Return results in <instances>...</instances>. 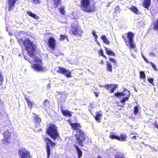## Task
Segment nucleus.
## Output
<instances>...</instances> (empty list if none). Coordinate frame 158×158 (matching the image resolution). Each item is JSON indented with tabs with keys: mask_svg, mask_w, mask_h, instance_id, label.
Masks as SVG:
<instances>
[{
	"mask_svg": "<svg viewBox=\"0 0 158 158\" xmlns=\"http://www.w3.org/2000/svg\"><path fill=\"white\" fill-rule=\"evenodd\" d=\"M18 42L20 45H23L25 47L29 56L33 58H35V51L36 47L33 44V42L29 40V38H27L24 40L20 39L18 40Z\"/></svg>",
	"mask_w": 158,
	"mask_h": 158,
	"instance_id": "obj_1",
	"label": "nucleus"
},
{
	"mask_svg": "<svg viewBox=\"0 0 158 158\" xmlns=\"http://www.w3.org/2000/svg\"><path fill=\"white\" fill-rule=\"evenodd\" d=\"M90 0H81L80 7L83 11L86 12L93 13L97 10L96 2L94 1L90 5Z\"/></svg>",
	"mask_w": 158,
	"mask_h": 158,
	"instance_id": "obj_2",
	"label": "nucleus"
},
{
	"mask_svg": "<svg viewBox=\"0 0 158 158\" xmlns=\"http://www.w3.org/2000/svg\"><path fill=\"white\" fill-rule=\"evenodd\" d=\"M46 133L54 140L60 138L57 127L53 123L49 124L46 128Z\"/></svg>",
	"mask_w": 158,
	"mask_h": 158,
	"instance_id": "obj_3",
	"label": "nucleus"
},
{
	"mask_svg": "<svg viewBox=\"0 0 158 158\" xmlns=\"http://www.w3.org/2000/svg\"><path fill=\"white\" fill-rule=\"evenodd\" d=\"M134 36L133 33L131 31L128 32L122 35V38L125 43H128L130 48L131 49L135 48V44L134 40Z\"/></svg>",
	"mask_w": 158,
	"mask_h": 158,
	"instance_id": "obj_4",
	"label": "nucleus"
},
{
	"mask_svg": "<svg viewBox=\"0 0 158 158\" xmlns=\"http://www.w3.org/2000/svg\"><path fill=\"white\" fill-rule=\"evenodd\" d=\"M77 133L75 135V137L77 143L81 147H83L84 142L85 140L86 136L84 132L81 129L77 131Z\"/></svg>",
	"mask_w": 158,
	"mask_h": 158,
	"instance_id": "obj_5",
	"label": "nucleus"
},
{
	"mask_svg": "<svg viewBox=\"0 0 158 158\" xmlns=\"http://www.w3.org/2000/svg\"><path fill=\"white\" fill-rule=\"evenodd\" d=\"M43 139L46 144V149L47 153V158H49L51 154V148L50 145L51 147H53L56 145V143L52 141L48 137H44Z\"/></svg>",
	"mask_w": 158,
	"mask_h": 158,
	"instance_id": "obj_6",
	"label": "nucleus"
},
{
	"mask_svg": "<svg viewBox=\"0 0 158 158\" xmlns=\"http://www.w3.org/2000/svg\"><path fill=\"white\" fill-rule=\"evenodd\" d=\"M19 155L21 158H31L30 153L25 148H21L18 150Z\"/></svg>",
	"mask_w": 158,
	"mask_h": 158,
	"instance_id": "obj_7",
	"label": "nucleus"
},
{
	"mask_svg": "<svg viewBox=\"0 0 158 158\" xmlns=\"http://www.w3.org/2000/svg\"><path fill=\"white\" fill-rule=\"evenodd\" d=\"M82 31H80L77 25H72L70 26V34H72L73 36H81Z\"/></svg>",
	"mask_w": 158,
	"mask_h": 158,
	"instance_id": "obj_8",
	"label": "nucleus"
},
{
	"mask_svg": "<svg viewBox=\"0 0 158 158\" xmlns=\"http://www.w3.org/2000/svg\"><path fill=\"white\" fill-rule=\"evenodd\" d=\"M109 138L112 139H116L120 141H127L126 139L127 138L126 134H121L120 136L114 135V134L111 132L109 136Z\"/></svg>",
	"mask_w": 158,
	"mask_h": 158,
	"instance_id": "obj_9",
	"label": "nucleus"
},
{
	"mask_svg": "<svg viewBox=\"0 0 158 158\" xmlns=\"http://www.w3.org/2000/svg\"><path fill=\"white\" fill-rule=\"evenodd\" d=\"M57 72L64 75L67 77H71V72L65 69L60 67H58V69L57 71Z\"/></svg>",
	"mask_w": 158,
	"mask_h": 158,
	"instance_id": "obj_10",
	"label": "nucleus"
},
{
	"mask_svg": "<svg viewBox=\"0 0 158 158\" xmlns=\"http://www.w3.org/2000/svg\"><path fill=\"white\" fill-rule=\"evenodd\" d=\"M48 46L51 49L54 50L56 45V41L55 39L52 37H49L48 40Z\"/></svg>",
	"mask_w": 158,
	"mask_h": 158,
	"instance_id": "obj_11",
	"label": "nucleus"
},
{
	"mask_svg": "<svg viewBox=\"0 0 158 158\" xmlns=\"http://www.w3.org/2000/svg\"><path fill=\"white\" fill-rule=\"evenodd\" d=\"M118 85L113 84H107L104 86V87L107 90H109L110 93H114L117 88Z\"/></svg>",
	"mask_w": 158,
	"mask_h": 158,
	"instance_id": "obj_12",
	"label": "nucleus"
},
{
	"mask_svg": "<svg viewBox=\"0 0 158 158\" xmlns=\"http://www.w3.org/2000/svg\"><path fill=\"white\" fill-rule=\"evenodd\" d=\"M60 110L62 115L64 117H70L72 116L73 112L69 111L68 110H64L63 106H60Z\"/></svg>",
	"mask_w": 158,
	"mask_h": 158,
	"instance_id": "obj_13",
	"label": "nucleus"
},
{
	"mask_svg": "<svg viewBox=\"0 0 158 158\" xmlns=\"http://www.w3.org/2000/svg\"><path fill=\"white\" fill-rule=\"evenodd\" d=\"M102 112L101 110L97 111L95 113V115L94 116L95 120L98 123L101 122L102 117Z\"/></svg>",
	"mask_w": 158,
	"mask_h": 158,
	"instance_id": "obj_14",
	"label": "nucleus"
},
{
	"mask_svg": "<svg viewBox=\"0 0 158 158\" xmlns=\"http://www.w3.org/2000/svg\"><path fill=\"white\" fill-rule=\"evenodd\" d=\"M32 68L37 71H43L44 70V69L42 67V65L40 64H34L32 65Z\"/></svg>",
	"mask_w": 158,
	"mask_h": 158,
	"instance_id": "obj_15",
	"label": "nucleus"
},
{
	"mask_svg": "<svg viewBox=\"0 0 158 158\" xmlns=\"http://www.w3.org/2000/svg\"><path fill=\"white\" fill-rule=\"evenodd\" d=\"M69 124L71 126L72 129L75 131H78L79 130L81 129L82 126L79 123H70Z\"/></svg>",
	"mask_w": 158,
	"mask_h": 158,
	"instance_id": "obj_16",
	"label": "nucleus"
},
{
	"mask_svg": "<svg viewBox=\"0 0 158 158\" xmlns=\"http://www.w3.org/2000/svg\"><path fill=\"white\" fill-rule=\"evenodd\" d=\"M33 114L34 115V121L35 123L37 125H39L41 122V119L39 117L38 115L34 113H33Z\"/></svg>",
	"mask_w": 158,
	"mask_h": 158,
	"instance_id": "obj_17",
	"label": "nucleus"
},
{
	"mask_svg": "<svg viewBox=\"0 0 158 158\" xmlns=\"http://www.w3.org/2000/svg\"><path fill=\"white\" fill-rule=\"evenodd\" d=\"M74 146L77 152L78 158H81L83 154V153L81 149L79 147L75 144H74Z\"/></svg>",
	"mask_w": 158,
	"mask_h": 158,
	"instance_id": "obj_18",
	"label": "nucleus"
},
{
	"mask_svg": "<svg viewBox=\"0 0 158 158\" xmlns=\"http://www.w3.org/2000/svg\"><path fill=\"white\" fill-rule=\"evenodd\" d=\"M151 3V0H143L142 4L144 8L147 9V10H148Z\"/></svg>",
	"mask_w": 158,
	"mask_h": 158,
	"instance_id": "obj_19",
	"label": "nucleus"
},
{
	"mask_svg": "<svg viewBox=\"0 0 158 158\" xmlns=\"http://www.w3.org/2000/svg\"><path fill=\"white\" fill-rule=\"evenodd\" d=\"M106 69L108 72L110 73L112 72V65L110 62L106 61Z\"/></svg>",
	"mask_w": 158,
	"mask_h": 158,
	"instance_id": "obj_20",
	"label": "nucleus"
},
{
	"mask_svg": "<svg viewBox=\"0 0 158 158\" xmlns=\"http://www.w3.org/2000/svg\"><path fill=\"white\" fill-rule=\"evenodd\" d=\"M106 53L107 55L109 56H115V53L112 51L111 50L109 49L106 47H104Z\"/></svg>",
	"mask_w": 158,
	"mask_h": 158,
	"instance_id": "obj_21",
	"label": "nucleus"
},
{
	"mask_svg": "<svg viewBox=\"0 0 158 158\" xmlns=\"http://www.w3.org/2000/svg\"><path fill=\"white\" fill-rule=\"evenodd\" d=\"M25 99L27 102L28 107L30 109H31L32 108V106L34 104V102H32L30 99L27 97H25Z\"/></svg>",
	"mask_w": 158,
	"mask_h": 158,
	"instance_id": "obj_22",
	"label": "nucleus"
},
{
	"mask_svg": "<svg viewBox=\"0 0 158 158\" xmlns=\"http://www.w3.org/2000/svg\"><path fill=\"white\" fill-rule=\"evenodd\" d=\"M129 9L134 14L136 15L139 14V10L136 7L132 6L129 8Z\"/></svg>",
	"mask_w": 158,
	"mask_h": 158,
	"instance_id": "obj_23",
	"label": "nucleus"
},
{
	"mask_svg": "<svg viewBox=\"0 0 158 158\" xmlns=\"http://www.w3.org/2000/svg\"><path fill=\"white\" fill-rule=\"evenodd\" d=\"M4 140L9 143L10 141V136L9 131H6L4 133Z\"/></svg>",
	"mask_w": 158,
	"mask_h": 158,
	"instance_id": "obj_24",
	"label": "nucleus"
},
{
	"mask_svg": "<svg viewBox=\"0 0 158 158\" xmlns=\"http://www.w3.org/2000/svg\"><path fill=\"white\" fill-rule=\"evenodd\" d=\"M139 77L140 79H143L145 82L146 81V74L143 71H140L139 72Z\"/></svg>",
	"mask_w": 158,
	"mask_h": 158,
	"instance_id": "obj_25",
	"label": "nucleus"
},
{
	"mask_svg": "<svg viewBox=\"0 0 158 158\" xmlns=\"http://www.w3.org/2000/svg\"><path fill=\"white\" fill-rule=\"evenodd\" d=\"M101 39L105 44L107 45L110 44V42L108 41L105 35H102L101 37Z\"/></svg>",
	"mask_w": 158,
	"mask_h": 158,
	"instance_id": "obj_26",
	"label": "nucleus"
},
{
	"mask_svg": "<svg viewBox=\"0 0 158 158\" xmlns=\"http://www.w3.org/2000/svg\"><path fill=\"white\" fill-rule=\"evenodd\" d=\"M123 93L122 96H125V97H129L130 96V92L128 90L124 89L122 92Z\"/></svg>",
	"mask_w": 158,
	"mask_h": 158,
	"instance_id": "obj_27",
	"label": "nucleus"
},
{
	"mask_svg": "<svg viewBox=\"0 0 158 158\" xmlns=\"http://www.w3.org/2000/svg\"><path fill=\"white\" fill-rule=\"evenodd\" d=\"M27 14L31 17L35 19H39V17L37 16L35 14L32 13L31 12L28 11L27 12Z\"/></svg>",
	"mask_w": 158,
	"mask_h": 158,
	"instance_id": "obj_28",
	"label": "nucleus"
},
{
	"mask_svg": "<svg viewBox=\"0 0 158 158\" xmlns=\"http://www.w3.org/2000/svg\"><path fill=\"white\" fill-rule=\"evenodd\" d=\"M153 28L154 30L156 31L158 33V19H157L156 22L154 23Z\"/></svg>",
	"mask_w": 158,
	"mask_h": 158,
	"instance_id": "obj_29",
	"label": "nucleus"
},
{
	"mask_svg": "<svg viewBox=\"0 0 158 158\" xmlns=\"http://www.w3.org/2000/svg\"><path fill=\"white\" fill-rule=\"evenodd\" d=\"M156 121L152 118L150 119L148 121V123L149 127L153 126Z\"/></svg>",
	"mask_w": 158,
	"mask_h": 158,
	"instance_id": "obj_30",
	"label": "nucleus"
},
{
	"mask_svg": "<svg viewBox=\"0 0 158 158\" xmlns=\"http://www.w3.org/2000/svg\"><path fill=\"white\" fill-rule=\"evenodd\" d=\"M60 12L63 15H66V12L64 10V7L63 6H61L60 8H59Z\"/></svg>",
	"mask_w": 158,
	"mask_h": 158,
	"instance_id": "obj_31",
	"label": "nucleus"
},
{
	"mask_svg": "<svg viewBox=\"0 0 158 158\" xmlns=\"http://www.w3.org/2000/svg\"><path fill=\"white\" fill-rule=\"evenodd\" d=\"M18 0H10V10L14 8L15 4Z\"/></svg>",
	"mask_w": 158,
	"mask_h": 158,
	"instance_id": "obj_32",
	"label": "nucleus"
},
{
	"mask_svg": "<svg viewBox=\"0 0 158 158\" xmlns=\"http://www.w3.org/2000/svg\"><path fill=\"white\" fill-rule=\"evenodd\" d=\"M54 55L56 56H58L62 55L61 52L57 50H56L54 52Z\"/></svg>",
	"mask_w": 158,
	"mask_h": 158,
	"instance_id": "obj_33",
	"label": "nucleus"
},
{
	"mask_svg": "<svg viewBox=\"0 0 158 158\" xmlns=\"http://www.w3.org/2000/svg\"><path fill=\"white\" fill-rule=\"evenodd\" d=\"M66 39L68 40V39L67 38V36L65 34L60 35V40H63Z\"/></svg>",
	"mask_w": 158,
	"mask_h": 158,
	"instance_id": "obj_34",
	"label": "nucleus"
},
{
	"mask_svg": "<svg viewBox=\"0 0 158 158\" xmlns=\"http://www.w3.org/2000/svg\"><path fill=\"white\" fill-rule=\"evenodd\" d=\"M109 60L113 64V65H115L117 64V63L115 59L113 58L110 57L109 58Z\"/></svg>",
	"mask_w": 158,
	"mask_h": 158,
	"instance_id": "obj_35",
	"label": "nucleus"
},
{
	"mask_svg": "<svg viewBox=\"0 0 158 158\" xmlns=\"http://www.w3.org/2000/svg\"><path fill=\"white\" fill-rule=\"evenodd\" d=\"M55 2H54L53 4L55 5V8L58 7V5L60 4V2L61 0H54Z\"/></svg>",
	"mask_w": 158,
	"mask_h": 158,
	"instance_id": "obj_36",
	"label": "nucleus"
},
{
	"mask_svg": "<svg viewBox=\"0 0 158 158\" xmlns=\"http://www.w3.org/2000/svg\"><path fill=\"white\" fill-rule=\"evenodd\" d=\"M44 107H48L49 105V101L48 99H45L44 102Z\"/></svg>",
	"mask_w": 158,
	"mask_h": 158,
	"instance_id": "obj_37",
	"label": "nucleus"
},
{
	"mask_svg": "<svg viewBox=\"0 0 158 158\" xmlns=\"http://www.w3.org/2000/svg\"><path fill=\"white\" fill-rule=\"evenodd\" d=\"M139 112L138 106H135L134 107V110L133 112L135 115L137 114Z\"/></svg>",
	"mask_w": 158,
	"mask_h": 158,
	"instance_id": "obj_38",
	"label": "nucleus"
},
{
	"mask_svg": "<svg viewBox=\"0 0 158 158\" xmlns=\"http://www.w3.org/2000/svg\"><path fill=\"white\" fill-rule=\"evenodd\" d=\"M129 98V97H128L123 98L121 100H120V102L122 103H124L126 101L128 100Z\"/></svg>",
	"mask_w": 158,
	"mask_h": 158,
	"instance_id": "obj_39",
	"label": "nucleus"
},
{
	"mask_svg": "<svg viewBox=\"0 0 158 158\" xmlns=\"http://www.w3.org/2000/svg\"><path fill=\"white\" fill-rule=\"evenodd\" d=\"M123 93L122 92H118L114 94V96L115 97H118L121 96H122Z\"/></svg>",
	"mask_w": 158,
	"mask_h": 158,
	"instance_id": "obj_40",
	"label": "nucleus"
},
{
	"mask_svg": "<svg viewBox=\"0 0 158 158\" xmlns=\"http://www.w3.org/2000/svg\"><path fill=\"white\" fill-rule=\"evenodd\" d=\"M148 81L153 85L155 86L154 83H153L154 79L153 78L151 77L150 78H148Z\"/></svg>",
	"mask_w": 158,
	"mask_h": 158,
	"instance_id": "obj_41",
	"label": "nucleus"
},
{
	"mask_svg": "<svg viewBox=\"0 0 158 158\" xmlns=\"http://www.w3.org/2000/svg\"><path fill=\"white\" fill-rule=\"evenodd\" d=\"M98 53L99 56H103L104 55V52L103 50L101 48L98 51Z\"/></svg>",
	"mask_w": 158,
	"mask_h": 158,
	"instance_id": "obj_42",
	"label": "nucleus"
},
{
	"mask_svg": "<svg viewBox=\"0 0 158 158\" xmlns=\"http://www.w3.org/2000/svg\"><path fill=\"white\" fill-rule=\"evenodd\" d=\"M34 62L39 64L40 63L41 64H42V60L38 58H36Z\"/></svg>",
	"mask_w": 158,
	"mask_h": 158,
	"instance_id": "obj_43",
	"label": "nucleus"
},
{
	"mask_svg": "<svg viewBox=\"0 0 158 158\" xmlns=\"http://www.w3.org/2000/svg\"><path fill=\"white\" fill-rule=\"evenodd\" d=\"M92 34L95 40H97L98 39V37L97 35L96 34L95 31H93L92 32Z\"/></svg>",
	"mask_w": 158,
	"mask_h": 158,
	"instance_id": "obj_44",
	"label": "nucleus"
},
{
	"mask_svg": "<svg viewBox=\"0 0 158 158\" xmlns=\"http://www.w3.org/2000/svg\"><path fill=\"white\" fill-rule=\"evenodd\" d=\"M32 2L34 4H39L40 3V0H32Z\"/></svg>",
	"mask_w": 158,
	"mask_h": 158,
	"instance_id": "obj_45",
	"label": "nucleus"
},
{
	"mask_svg": "<svg viewBox=\"0 0 158 158\" xmlns=\"http://www.w3.org/2000/svg\"><path fill=\"white\" fill-rule=\"evenodd\" d=\"M5 19L6 20V31H8V29H7L8 26H7V25L8 23H9V19H8L7 18H5Z\"/></svg>",
	"mask_w": 158,
	"mask_h": 158,
	"instance_id": "obj_46",
	"label": "nucleus"
},
{
	"mask_svg": "<svg viewBox=\"0 0 158 158\" xmlns=\"http://www.w3.org/2000/svg\"><path fill=\"white\" fill-rule=\"evenodd\" d=\"M3 79V77L0 73V84H1L2 82Z\"/></svg>",
	"mask_w": 158,
	"mask_h": 158,
	"instance_id": "obj_47",
	"label": "nucleus"
},
{
	"mask_svg": "<svg viewBox=\"0 0 158 158\" xmlns=\"http://www.w3.org/2000/svg\"><path fill=\"white\" fill-rule=\"evenodd\" d=\"M149 63H150V64H151L152 67H153V68L154 69H156V65L155 64H154L152 62H149Z\"/></svg>",
	"mask_w": 158,
	"mask_h": 158,
	"instance_id": "obj_48",
	"label": "nucleus"
},
{
	"mask_svg": "<svg viewBox=\"0 0 158 158\" xmlns=\"http://www.w3.org/2000/svg\"><path fill=\"white\" fill-rule=\"evenodd\" d=\"M114 10L115 11H118L120 10V7L118 6H116L114 9Z\"/></svg>",
	"mask_w": 158,
	"mask_h": 158,
	"instance_id": "obj_49",
	"label": "nucleus"
},
{
	"mask_svg": "<svg viewBox=\"0 0 158 158\" xmlns=\"http://www.w3.org/2000/svg\"><path fill=\"white\" fill-rule=\"evenodd\" d=\"M137 136L136 135H134L131 137V139L133 140H135L137 139Z\"/></svg>",
	"mask_w": 158,
	"mask_h": 158,
	"instance_id": "obj_50",
	"label": "nucleus"
},
{
	"mask_svg": "<svg viewBox=\"0 0 158 158\" xmlns=\"http://www.w3.org/2000/svg\"><path fill=\"white\" fill-rule=\"evenodd\" d=\"M130 135H138V134H137V133H136L135 132L132 131L130 133Z\"/></svg>",
	"mask_w": 158,
	"mask_h": 158,
	"instance_id": "obj_51",
	"label": "nucleus"
},
{
	"mask_svg": "<svg viewBox=\"0 0 158 158\" xmlns=\"http://www.w3.org/2000/svg\"><path fill=\"white\" fill-rule=\"evenodd\" d=\"M153 126L157 129H158V124L156 123V122H155Z\"/></svg>",
	"mask_w": 158,
	"mask_h": 158,
	"instance_id": "obj_52",
	"label": "nucleus"
},
{
	"mask_svg": "<svg viewBox=\"0 0 158 158\" xmlns=\"http://www.w3.org/2000/svg\"><path fill=\"white\" fill-rule=\"evenodd\" d=\"M143 58V59L145 60V61L148 63H149V62L148 61L146 58L143 56H142Z\"/></svg>",
	"mask_w": 158,
	"mask_h": 158,
	"instance_id": "obj_53",
	"label": "nucleus"
},
{
	"mask_svg": "<svg viewBox=\"0 0 158 158\" xmlns=\"http://www.w3.org/2000/svg\"><path fill=\"white\" fill-rule=\"evenodd\" d=\"M24 58H25L27 60H28L30 63H32V61H31L30 60V59L29 58H27V57H25V56H24Z\"/></svg>",
	"mask_w": 158,
	"mask_h": 158,
	"instance_id": "obj_54",
	"label": "nucleus"
},
{
	"mask_svg": "<svg viewBox=\"0 0 158 158\" xmlns=\"http://www.w3.org/2000/svg\"><path fill=\"white\" fill-rule=\"evenodd\" d=\"M149 55L150 56H155V54L153 52L150 53L149 54Z\"/></svg>",
	"mask_w": 158,
	"mask_h": 158,
	"instance_id": "obj_55",
	"label": "nucleus"
},
{
	"mask_svg": "<svg viewBox=\"0 0 158 158\" xmlns=\"http://www.w3.org/2000/svg\"><path fill=\"white\" fill-rule=\"evenodd\" d=\"M116 158H125L124 157L122 156H116L115 157Z\"/></svg>",
	"mask_w": 158,
	"mask_h": 158,
	"instance_id": "obj_56",
	"label": "nucleus"
},
{
	"mask_svg": "<svg viewBox=\"0 0 158 158\" xmlns=\"http://www.w3.org/2000/svg\"><path fill=\"white\" fill-rule=\"evenodd\" d=\"M8 10H10V0H8Z\"/></svg>",
	"mask_w": 158,
	"mask_h": 158,
	"instance_id": "obj_57",
	"label": "nucleus"
},
{
	"mask_svg": "<svg viewBox=\"0 0 158 158\" xmlns=\"http://www.w3.org/2000/svg\"><path fill=\"white\" fill-rule=\"evenodd\" d=\"M94 94H95L96 97H98V94L96 92H94Z\"/></svg>",
	"mask_w": 158,
	"mask_h": 158,
	"instance_id": "obj_58",
	"label": "nucleus"
},
{
	"mask_svg": "<svg viewBox=\"0 0 158 158\" xmlns=\"http://www.w3.org/2000/svg\"><path fill=\"white\" fill-rule=\"evenodd\" d=\"M100 64H104V61H103V60H102L101 61H100Z\"/></svg>",
	"mask_w": 158,
	"mask_h": 158,
	"instance_id": "obj_59",
	"label": "nucleus"
},
{
	"mask_svg": "<svg viewBox=\"0 0 158 158\" xmlns=\"http://www.w3.org/2000/svg\"><path fill=\"white\" fill-rule=\"evenodd\" d=\"M102 56L104 57L106 59L107 58V57L104 54L103 55V56Z\"/></svg>",
	"mask_w": 158,
	"mask_h": 158,
	"instance_id": "obj_60",
	"label": "nucleus"
},
{
	"mask_svg": "<svg viewBox=\"0 0 158 158\" xmlns=\"http://www.w3.org/2000/svg\"><path fill=\"white\" fill-rule=\"evenodd\" d=\"M97 157L98 158H102V157L100 156H98Z\"/></svg>",
	"mask_w": 158,
	"mask_h": 158,
	"instance_id": "obj_61",
	"label": "nucleus"
},
{
	"mask_svg": "<svg viewBox=\"0 0 158 158\" xmlns=\"http://www.w3.org/2000/svg\"><path fill=\"white\" fill-rule=\"evenodd\" d=\"M157 81H158V82L156 84V86H157V88H158V80H157Z\"/></svg>",
	"mask_w": 158,
	"mask_h": 158,
	"instance_id": "obj_62",
	"label": "nucleus"
},
{
	"mask_svg": "<svg viewBox=\"0 0 158 158\" xmlns=\"http://www.w3.org/2000/svg\"><path fill=\"white\" fill-rule=\"evenodd\" d=\"M8 33H9V35H10V32H8Z\"/></svg>",
	"mask_w": 158,
	"mask_h": 158,
	"instance_id": "obj_63",
	"label": "nucleus"
},
{
	"mask_svg": "<svg viewBox=\"0 0 158 158\" xmlns=\"http://www.w3.org/2000/svg\"><path fill=\"white\" fill-rule=\"evenodd\" d=\"M156 1H157V2H158V0H156Z\"/></svg>",
	"mask_w": 158,
	"mask_h": 158,
	"instance_id": "obj_64",
	"label": "nucleus"
}]
</instances>
